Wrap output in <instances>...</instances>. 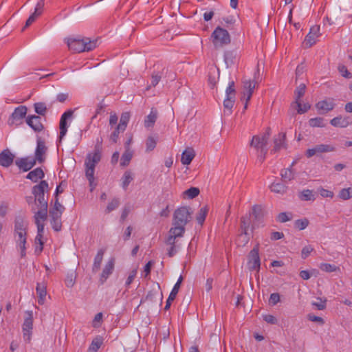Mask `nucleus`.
Masks as SVG:
<instances>
[{"label": "nucleus", "mask_w": 352, "mask_h": 352, "mask_svg": "<svg viewBox=\"0 0 352 352\" xmlns=\"http://www.w3.org/2000/svg\"><path fill=\"white\" fill-rule=\"evenodd\" d=\"M28 222L21 217H17L14 220L13 239L16 248L21 258L26 256L28 243Z\"/></svg>", "instance_id": "nucleus-1"}, {"label": "nucleus", "mask_w": 352, "mask_h": 352, "mask_svg": "<svg viewBox=\"0 0 352 352\" xmlns=\"http://www.w3.org/2000/svg\"><path fill=\"white\" fill-rule=\"evenodd\" d=\"M185 230V226L172 223V227L169 230L168 236L165 241L166 245L169 246L167 249V254L169 257H173L177 254L179 248L177 239L184 236Z\"/></svg>", "instance_id": "nucleus-2"}, {"label": "nucleus", "mask_w": 352, "mask_h": 352, "mask_svg": "<svg viewBox=\"0 0 352 352\" xmlns=\"http://www.w3.org/2000/svg\"><path fill=\"white\" fill-rule=\"evenodd\" d=\"M270 129H267L266 133L261 135H256L252 137L250 142V146L256 151L258 160L262 163L267 153V145L270 136Z\"/></svg>", "instance_id": "nucleus-3"}, {"label": "nucleus", "mask_w": 352, "mask_h": 352, "mask_svg": "<svg viewBox=\"0 0 352 352\" xmlns=\"http://www.w3.org/2000/svg\"><path fill=\"white\" fill-rule=\"evenodd\" d=\"M96 40L91 41L89 38H69L67 39V44L69 49L77 53L91 51L96 47Z\"/></svg>", "instance_id": "nucleus-4"}, {"label": "nucleus", "mask_w": 352, "mask_h": 352, "mask_svg": "<svg viewBox=\"0 0 352 352\" xmlns=\"http://www.w3.org/2000/svg\"><path fill=\"white\" fill-rule=\"evenodd\" d=\"M100 159L101 153L99 150H95L94 153H88L85 159V175L87 179L89 180V185L91 186V191H92L95 188V186H93L95 167L96 165L100 161Z\"/></svg>", "instance_id": "nucleus-5"}, {"label": "nucleus", "mask_w": 352, "mask_h": 352, "mask_svg": "<svg viewBox=\"0 0 352 352\" xmlns=\"http://www.w3.org/2000/svg\"><path fill=\"white\" fill-rule=\"evenodd\" d=\"M47 190L48 183L45 180L33 186L32 192L34 196V205L32 206V210H35V207H47V200L45 199V192Z\"/></svg>", "instance_id": "nucleus-6"}, {"label": "nucleus", "mask_w": 352, "mask_h": 352, "mask_svg": "<svg viewBox=\"0 0 352 352\" xmlns=\"http://www.w3.org/2000/svg\"><path fill=\"white\" fill-rule=\"evenodd\" d=\"M211 38L215 48L222 47L230 43V36L228 32L219 26L213 31Z\"/></svg>", "instance_id": "nucleus-7"}, {"label": "nucleus", "mask_w": 352, "mask_h": 352, "mask_svg": "<svg viewBox=\"0 0 352 352\" xmlns=\"http://www.w3.org/2000/svg\"><path fill=\"white\" fill-rule=\"evenodd\" d=\"M191 214L192 211L190 207H180L174 212L173 223L186 226L191 219Z\"/></svg>", "instance_id": "nucleus-8"}, {"label": "nucleus", "mask_w": 352, "mask_h": 352, "mask_svg": "<svg viewBox=\"0 0 352 352\" xmlns=\"http://www.w3.org/2000/svg\"><path fill=\"white\" fill-rule=\"evenodd\" d=\"M33 329V313L32 311H25V316L22 325L23 337L25 342H30Z\"/></svg>", "instance_id": "nucleus-9"}, {"label": "nucleus", "mask_w": 352, "mask_h": 352, "mask_svg": "<svg viewBox=\"0 0 352 352\" xmlns=\"http://www.w3.org/2000/svg\"><path fill=\"white\" fill-rule=\"evenodd\" d=\"M28 109L25 106L16 107L8 119L10 126H18L22 123V120L25 117Z\"/></svg>", "instance_id": "nucleus-10"}, {"label": "nucleus", "mask_w": 352, "mask_h": 352, "mask_svg": "<svg viewBox=\"0 0 352 352\" xmlns=\"http://www.w3.org/2000/svg\"><path fill=\"white\" fill-rule=\"evenodd\" d=\"M336 151V148L331 144H317L311 148H309L306 151V156L311 157L314 155H319L324 153H330Z\"/></svg>", "instance_id": "nucleus-11"}, {"label": "nucleus", "mask_w": 352, "mask_h": 352, "mask_svg": "<svg viewBox=\"0 0 352 352\" xmlns=\"http://www.w3.org/2000/svg\"><path fill=\"white\" fill-rule=\"evenodd\" d=\"M261 261L258 254V248H254L248 256V266L250 270H258L260 268Z\"/></svg>", "instance_id": "nucleus-12"}, {"label": "nucleus", "mask_w": 352, "mask_h": 352, "mask_svg": "<svg viewBox=\"0 0 352 352\" xmlns=\"http://www.w3.org/2000/svg\"><path fill=\"white\" fill-rule=\"evenodd\" d=\"M336 104L333 98L320 100L316 104V108L320 114H325L335 108Z\"/></svg>", "instance_id": "nucleus-13"}, {"label": "nucleus", "mask_w": 352, "mask_h": 352, "mask_svg": "<svg viewBox=\"0 0 352 352\" xmlns=\"http://www.w3.org/2000/svg\"><path fill=\"white\" fill-rule=\"evenodd\" d=\"M74 114V110L69 109L67 111H65L60 118V124H59V129H60V135H59V140L60 142L62 140V139L65 137V135L67 133V120L68 119H71Z\"/></svg>", "instance_id": "nucleus-14"}, {"label": "nucleus", "mask_w": 352, "mask_h": 352, "mask_svg": "<svg viewBox=\"0 0 352 352\" xmlns=\"http://www.w3.org/2000/svg\"><path fill=\"white\" fill-rule=\"evenodd\" d=\"M320 26L314 25L310 28L309 34L306 36L304 43L307 47H311L316 43V38L320 35Z\"/></svg>", "instance_id": "nucleus-15"}, {"label": "nucleus", "mask_w": 352, "mask_h": 352, "mask_svg": "<svg viewBox=\"0 0 352 352\" xmlns=\"http://www.w3.org/2000/svg\"><path fill=\"white\" fill-rule=\"evenodd\" d=\"M15 164L23 171H28L35 165L36 160L31 157L19 158L15 161Z\"/></svg>", "instance_id": "nucleus-16"}, {"label": "nucleus", "mask_w": 352, "mask_h": 352, "mask_svg": "<svg viewBox=\"0 0 352 352\" xmlns=\"http://www.w3.org/2000/svg\"><path fill=\"white\" fill-rule=\"evenodd\" d=\"M26 123L34 131L39 132L43 130V126L41 123V118L38 116H29L26 118Z\"/></svg>", "instance_id": "nucleus-17"}, {"label": "nucleus", "mask_w": 352, "mask_h": 352, "mask_svg": "<svg viewBox=\"0 0 352 352\" xmlns=\"http://www.w3.org/2000/svg\"><path fill=\"white\" fill-rule=\"evenodd\" d=\"M47 151L45 142L41 140H37L36 148L35 151V160L39 163H43L45 161V154Z\"/></svg>", "instance_id": "nucleus-18"}, {"label": "nucleus", "mask_w": 352, "mask_h": 352, "mask_svg": "<svg viewBox=\"0 0 352 352\" xmlns=\"http://www.w3.org/2000/svg\"><path fill=\"white\" fill-rule=\"evenodd\" d=\"M183 280V277L181 276L177 283L175 284L173 288L172 289V291L170 292L169 296L166 302V305L164 307L165 310H168L170 305L172 302L175 299L177 294H178L181 283Z\"/></svg>", "instance_id": "nucleus-19"}, {"label": "nucleus", "mask_w": 352, "mask_h": 352, "mask_svg": "<svg viewBox=\"0 0 352 352\" xmlns=\"http://www.w3.org/2000/svg\"><path fill=\"white\" fill-rule=\"evenodd\" d=\"M14 155L9 149H5L0 153V165L9 167L14 161Z\"/></svg>", "instance_id": "nucleus-20"}, {"label": "nucleus", "mask_w": 352, "mask_h": 352, "mask_svg": "<svg viewBox=\"0 0 352 352\" xmlns=\"http://www.w3.org/2000/svg\"><path fill=\"white\" fill-rule=\"evenodd\" d=\"M330 124L335 127L346 128L352 124V121L349 117L338 116L331 120Z\"/></svg>", "instance_id": "nucleus-21"}, {"label": "nucleus", "mask_w": 352, "mask_h": 352, "mask_svg": "<svg viewBox=\"0 0 352 352\" xmlns=\"http://www.w3.org/2000/svg\"><path fill=\"white\" fill-rule=\"evenodd\" d=\"M274 148L272 152H278L282 148H286V133H280L274 140Z\"/></svg>", "instance_id": "nucleus-22"}, {"label": "nucleus", "mask_w": 352, "mask_h": 352, "mask_svg": "<svg viewBox=\"0 0 352 352\" xmlns=\"http://www.w3.org/2000/svg\"><path fill=\"white\" fill-rule=\"evenodd\" d=\"M34 220L35 223L43 222L47 217V207H35Z\"/></svg>", "instance_id": "nucleus-23"}, {"label": "nucleus", "mask_w": 352, "mask_h": 352, "mask_svg": "<svg viewBox=\"0 0 352 352\" xmlns=\"http://www.w3.org/2000/svg\"><path fill=\"white\" fill-rule=\"evenodd\" d=\"M195 156V152L192 148L188 147L182 154L181 162L184 165H188Z\"/></svg>", "instance_id": "nucleus-24"}, {"label": "nucleus", "mask_w": 352, "mask_h": 352, "mask_svg": "<svg viewBox=\"0 0 352 352\" xmlns=\"http://www.w3.org/2000/svg\"><path fill=\"white\" fill-rule=\"evenodd\" d=\"M113 268L114 260L111 259L107 262V263L104 266V268L102 270V273L100 277L101 283H104V282L107 279L109 276L112 274Z\"/></svg>", "instance_id": "nucleus-25"}, {"label": "nucleus", "mask_w": 352, "mask_h": 352, "mask_svg": "<svg viewBox=\"0 0 352 352\" xmlns=\"http://www.w3.org/2000/svg\"><path fill=\"white\" fill-rule=\"evenodd\" d=\"M163 299L162 293L160 291V287L158 286L157 289H153L148 292L146 296V300L151 302L159 301L160 305L162 304Z\"/></svg>", "instance_id": "nucleus-26"}, {"label": "nucleus", "mask_w": 352, "mask_h": 352, "mask_svg": "<svg viewBox=\"0 0 352 352\" xmlns=\"http://www.w3.org/2000/svg\"><path fill=\"white\" fill-rule=\"evenodd\" d=\"M157 109L152 108L151 113L144 119V126L146 128L153 127L157 118Z\"/></svg>", "instance_id": "nucleus-27"}, {"label": "nucleus", "mask_w": 352, "mask_h": 352, "mask_svg": "<svg viewBox=\"0 0 352 352\" xmlns=\"http://www.w3.org/2000/svg\"><path fill=\"white\" fill-rule=\"evenodd\" d=\"M64 210H65V207L59 203L58 198L55 197L54 204L50 209V211H49L50 216H55L56 217H57V215L62 216V214Z\"/></svg>", "instance_id": "nucleus-28"}, {"label": "nucleus", "mask_w": 352, "mask_h": 352, "mask_svg": "<svg viewBox=\"0 0 352 352\" xmlns=\"http://www.w3.org/2000/svg\"><path fill=\"white\" fill-rule=\"evenodd\" d=\"M36 290V293L38 296V304H40V305L44 304L45 300V296L47 294L46 285L44 283H37Z\"/></svg>", "instance_id": "nucleus-29"}, {"label": "nucleus", "mask_w": 352, "mask_h": 352, "mask_svg": "<svg viewBox=\"0 0 352 352\" xmlns=\"http://www.w3.org/2000/svg\"><path fill=\"white\" fill-rule=\"evenodd\" d=\"M44 173L41 168H36L30 171L26 176V178L30 179L33 182H37L38 179L44 177Z\"/></svg>", "instance_id": "nucleus-30"}, {"label": "nucleus", "mask_w": 352, "mask_h": 352, "mask_svg": "<svg viewBox=\"0 0 352 352\" xmlns=\"http://www.w3.org/2000/svg\"><path fill=\"white\" fill-rule=\"evenodd\" d=\"M104 254V250L103 249H100L98 251V253L94 258V261L92 267L93 272L96 273L100 270Z\"/></svg>", "instance_id": "nucleus-31"}, {"label": "nucleus", "mask_w": 352, "mask_h": 352, "mask_svg": "<svg viewBox=\"0 0 352 352\" xmlns=\"http://www.w3.org/2000/svg\"><path fill=\"white\" fill-rule=\"evenodd\" d=\"M291 107L296 109L297 113L302 114L306 113L311 108V106L308 103L302 104L300 101L298 102H292L291 104Z\"/></svg>", "instance_id": "nucleus-32"}, {"label": "nucleus", "mask_w": 352, "mask_h": 352, "mask_svg": "<svg viewBox=\"0 0 352 352\" xmlns=\"http://www.w3.org/2000/svg\"><path fill=\"white\" fill-rule=\"evenodd\" d=\"M270 189L275 193L283 195L287 191V186L282 183H272Z\"/></svg>", "instance_id": "nucleus-33"}, {"label": "nucleus", "mask_w": 352, "mask_h": 352, "mask_svg": "<svg viewBox=\"0 0 352 352\" xmlns=\"http://www.w3.org/2000/svg\"><path fill=\"white\" fill-rule=\"evenodd\" d=\"M133 175L130 170L124 172L122 177V186L124 189H126L129 184L133 181Z\"/></svg>", "instance_id": "nucleus-34"}, {"label": "nucleus", "mask_w": 352, "mask_h": 352, "mask_svg": "<svg viewBox=\"0 0 352 352\" xmlns=\"http://www.w3.org/2000/svg\"><path fill=\"white\" fill-rule=\"evenodd\" d=\"M130 119V113L129 112H124L122 113L120 119V122L117 125L118 126V129H126L127 124Z\"/></svg>", "instance_id": "nucleus-35"}, {"label": "nucleus", "mask_w": 352, "mask_h": 352, "mask_svg": "<svg viewBox=\"0 0 352 352\" xmlns=\"http://www.w3.org/2000/svg\"><path fill=\"white\" fill-rule=\"evenodd\" d=\"M120 204V200L118 197H115L111 199V201L108 204L106 209L105 213L108 214L117 209Z\"/></svg>", "instance_id": "nucleus-36"}, {"label": "nucleus", "mask_w": 352, "mask_h": 352, "mask_svg": "<svg viewBox=\"0 0 352 352\" xmlns=\"http://www.w3.org/2000/svg\"><path fill=\"white\" fill-rule=\"evenodd\" d=\"M306 86L304 83L300 84L298 87H296L294 95H295V101L294 102H300V98L305 95Z\"/></svg>", "instance_id": "nucleus-37"}, {"label": "nucleus", "mask_w": 352, "mask_h": 352, "mask_svg": "<svg viewBox=\"0 0 352 352\" xmlns=\"http://www.w3.org/2000/svg\"><path fill=\"white\" fill-rule=\"evenodd\" d=\"M133 156L132 152L129 149H126L121 157L120 165L126 166L129 165Z\"/></svg>", "instance_id": "nucleus-38"}, {"label": "nucleus", "mask_w": 352, "mask_h": 352, "mask_svg": "<svg viewBox=\"0 0 352 352\" xmlns=\"http://www.w3.org/2000/svg\"><path fill=\"white\" fill-rule=\"evenodd\" d=\"M309 124L310 126L311 127H325L326 124L324 122V120L322 118L318 117V118H311L309 120Z\"/></svg>", "instance_id": "nucleus-39"}, {"label": "nucleus", "mask_w": 352, "mask_h": 352, "mask_svg": "<svg viewBox=\"0 0 352 352\" xmlns=\"http://www.w3.org/2000/svg\"><path fill=\"white\" fill-rule=\"evenodd\" d=\"M338 197L342 200H348L352 198V186L346 188H342L338 194Z\"/></svg>", "instance_id": "nucleus-40"}, {"label": "nucleus", "mask_w": 352, "mask_h": 352, "mask_svg": "<svg viewBox=\"0 0 352 352\" xmlns=\"http://www.w3.org/2000/svg\"><path fill=\"white\" fill-rule=\"evenodd\" d=\"M280 175L282 179L285 182L291 181L294 178V173L290 168L283 169Z\"/></svg>", "instance_id": "nucleus-41"}, {"label": "nucleus", "mask_w": 352, "mask_h": 352, "mask_svg": "<svg viewBox=\"0 0 352 352\" xmlns=\"http://www.w3.org/2000/svg\"><path fill=\"white\" fill-rule=\"evenodd\" d=\"M249 239L250 237L248 232H241L236 239V243L239 246H244L248 243Z\"/></svg>", "instance_id": "nucleus-42"}, {"label": "nucleus", "mask_w": 352, "mask_h": 352, "mask_svg": "<svg viewBox=\"0 0 352 352\" xmlns=\"http://www.w3.org/2000/svg\"><path fill=\"white\" fill-rule=\"evenodd\" d=\"M102 344V340L100 338H96L92 340L91 345L89 347V352H97Z\"/></svg>", "instance_id": "nucleus-43"}, {"label": "nucleus", "mask_w": 352, "mask_h": 352, "mask_svg": "<svg viewBox=\"0 0 352 352\" xmlns=\"http://www.w3.org/2000/svg\"><path fill=\"white\" fill-rule=\"evenodd\" d=\"M35 112L41 116H45L47 113V107L44 102H36L34 104Z\"/></svg>", "instance_id": "nucleus-44"}, {"label": "nucleus", "mask_w": 352, "mask_h": 352, "mask_svg": "<svg viewBox=\"0 0 352 352\" xmlns=\"http://www.w3.org/2000/svg\"><path fill=\"white\" fill-rule=\"evenodd\" d=\"M208 209L206 206L201 208L197 215V221L199 224L202 225L206 219Z\"/></svg>", "instance_id": "nucleus-45"}, {"label": "nucleus", "mask_w": 352, "mask_h": 352, "mask_svg": "<svg viewBox=\"0 0 352 352\" xmlns=\"http://www.w3.org/2000/svg\"><path fill=\"white\" fill-rule=\"evenodd\" d=\"M252 215L255 220L260 221L263 217V208L261 206L256 205L252 208Z\"/></svg>", "instance_id": "nucleus-46"}, {"label": "nucleus", "mask_w": 352, "mask_h": 352, "mask_svg": "<svg viewBox=\"0 0 352 352\" xmlns=\"http://www.w3.org/2000/svg\"><path fill=\"white\" fill-rule=\"evenodd\" d=\"M319 268L324 272H333L337 270H339V267L336 266L335 265H332L330 263H320L319 265Z\"/></svg>", "instance_id": "nucleus-47"}, {"label": "nucleus", "mask_w": 352, "mask_h": 352, "mask_svg": "<svg viewBox=\"0 0 352 352\" xmlns=\"http://www.w3.org/2000/svg\"><path fill=\"white\" fill-rule=\"evenodd\" d=\"M50 217L52 219L51 224L52 226L53 229L56 231L60 230L62 226L60 221L61 216L57 215V217H56L55 216H50Z\"/></svg>", "instance_id": "nucleus-48"}, {"label": "nucleus", "mask_w": 352, "mask_h": 352, "mask_svg": "<svg viewBox=\"0 0 352 352\" xmlns=\"http://www.w3.org/2000/svg\"><path fill=\"white\" fill-rule=\"evenodd\" d=\"M299 197L303 201H311L314 199L313 192L309 189L302 190L300 192Z\"/></svg>", "instance_id": "nucleus-49"}, {"label": "nucleus", "mask_w": 352, "mask_h": 352, "mask_svg": "<svg viewBox=\"0 0 352 352\" xmlns=\"http://www.w3.org/2000/svg\"><path fill=\"white\" fill-rule=\"evenodd\" d=\"M157 144V140L152 136H149L146 141V152L153 151Z\"/></svg>", "instance_id": "nucleus-50"}, {"label": "nucleus", "mask_w": 352, "mask_h": 352, "mask_svg": "<svg viewBox=\"0 0 352 352\" xmlns=\"http://www.w3.org/2000/svg\"><path fill=\"white\" fill-rule=\"evenodd\" d=\"M236 91L234 89V82L230 81L226 90V97L235 98Z\"/></svg>", "instance_id": "nucleus-51"}, {"label": "nucleus", "mask_w": 352, "mask_h": 352, "mask_svg": "<svg viewBox=\"0 0 352 352\" xmlns=\"http://www.w3.org/2000/svg\"><path fill=\"white\" fill-rule=\"evenodd\" d=\"M184 194L188 196V198L193 199L199 194V189L198 188L191 187L184 191Z\"/></svg>", "instance_id": "nucleus-52"}, {"label": "nucleus", "mask_w": 352, "mask_h": 352, "mask_svg": "<svg viewBox=\"0 0 352 352\" xmlns=\"http://www.w3.org/2000/svg\"><path fill=\"white\" fill-rule=\"evenodd\" d=\"M44 6H45L44 0H40L36 3L35 9H34V12L32 13V14H34L36 17H38L39 16H41L43 12V10Z\"/></svg>", "instance_id": "nucleus-53"}, {"label": "nucleus", "mask_w": 352, "mask_h": 352, "mask_svg": "<svg viewBox=\"0 0 352 352\" xmlns=\"http://www.w3.org/2000/svg\"><path fill=\"white\" fill-rule=\"evenodd\" d=\"M292 219V213L280 212L276 217L278 221L285 223Z\"/></svg>", "instance_id": "nucleus-54"}, {"label": "nucleus", "mask_w": 352, "mask_h": 352, "mask_svg": "<svg viewBox=\"0 0 352 352\" xmlns=\"http://www.w3.org/2000/svg\"><path fill=\"white\" fill-rule=\"evenodd\" d=\"M235 102V98L226 97L223 101V107L230 113L232 108L233 107Z\"/></svg>", "instance_id": "nucleus-55"}, {"label": "nucleus", "mask_w": 352, "mask_h": 352, "mask_svg": "<svg viewBox=\"0 0 352 352\" xmlns=\"http://www.w3.org/2000/svg\"><path fill=\"white\" fill-rule=\"evenodd\" d=\"M309 225V221L307 219H298L295 221V226L300 230L305 229Z\"/></svg>", "instance_id": "nucleus-56"}, {"label": "nucleus", "mask_w": 352, "mask_h": 352, "mask_svg": "<svg viewBox=\"0 0 352 352\" xmlns=\"http://www.w3.org/2000/svg\"><path fill=\"white\" fill-rule=\"evenodd\" d=\"M318 300L319 302H312V305L316 307L318 310H324L326 308V299H322L318 298Z\"/></svg>", "instance_id": "nucleus-57"}, {"label": "nucleus", "mask_w": 352, "mask_h": 352, "mask_svg": "<svg viewBox=\"0 0 352 352\" xmlns=\"http://www.w3.org/2000/svg\"><path fill=\"white\" fill-rule=\"evenodd\" d=\"M314 250V248L311 245H306L305 246L301 251V257L303 259L307 258L311 252Z\"/></svg>", "instance_id": "nucleus-58"}, {"label": "nucleus", "mask_w": 352, "mask_h": 352, "mask_svg": "<svg viewBox=\"0 0 352 352\" xmlns=\"http://www.w3.org/2000/svg\"><path fill=\"white\" fill-rule=\"evenodd\" d=\"M338 70L343 77L346 78H351V74L348 71L346 67L344 65H340L338 66Z\"/></svg>", "instance_id": "nucleus-59"}, {"label": "nucleus", "mask_w": 352, "mask_h": 352, "mask_svg": "<svg viewBox=\"0 0 352 352\" xmlns=\"http://www.w3.org/2000/svg\"><path fill=\"white\" fill-rule=\"evenodd\" d=\"M124 131H125L124 129H118V126H117L113 132L111 133V136H110V140L113 142V143H116L117 142V140L118 139V136H119V133L120 132H123Z\"/></svg>", "instance_id": "nucleus-60"}, {"label": "nucleus", "mask_w": 352, "mask_h": 352, "mask_svg": "<svg viewBox=\"0 0 352 352\" xmlns=\"http://www.w3.org/2000/svg\"><path fill=\"white\" fill-rule=\"evenodd\" d=\"M75 284V276L73 273L67 274L65 278V285L67 287H72Z\"/></svg>", "instance_id": "nucleus-61"}, {"label": "nucleus", "mask_w": 352, "mask_h": 352, "mask_svg": "<svg viewBox=\"0 0 352 352\" xmlns=\"http://www.w3.org/2000/svg\"><path fill=\"white\" fill-rule=\"evenodd\" d=\"M256 87V82L251 80H245L243 81V89L245 90L254 91V89Z\"/></svg>", "instance_id": "nucleus-62"}, {"label": "nucleus", "mask_w": 352, "mask_h": 352, "mask_svg": "<svg viewBox=\"0 0 352 352\" xmlns=\"http://www.w3.org/2000/svg\"><path fill=\"white\" fill-rule=\"evenodd\" d=\"M250 226V221L245 217L241 219V232H248Z\"/></svg>", "instance_id": "nucleus-63"}, {"label": "nucleus", "mask_w": 352, "mask_h": 352, "mask_svg": "<svg viewBox=\"0 0 352 352\" xmlns=\"http://www.w3.org/2000/svg\"><path fill=\"white\" fill-rule=\"evenodd\" d=\"M280 301V295L278 293H273L270 295L269 302L272 305H276Z\"/></svg>", "instance_id": "nucleus-64"}]
</instances>
